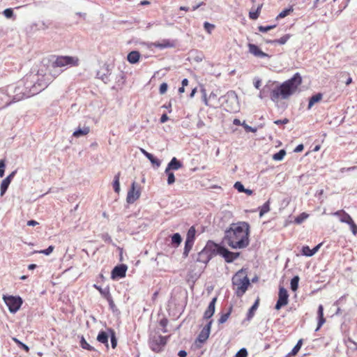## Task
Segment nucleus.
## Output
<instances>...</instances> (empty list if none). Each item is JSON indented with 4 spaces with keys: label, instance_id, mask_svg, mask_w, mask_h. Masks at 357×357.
Instances as JSON below:
<instances>
[{
    "label": "nucleus",
    "instance_id": "3c124183",
    "mask_svg": "<svg viewBox=\"0 0 357 357\" xmlns=\"http://www.w3.org/2000/svg\"><path fill=\"white\" fill-rule=\"evenodd\" d=\"M275 27V25L259 26L258 29L260 32L265 33Z\"/></svg>",
    "mask_w": 357,
    "mask_h": 357
},
{
    "label": "nucleus",
    "instance_id": "c9c22d12",
    "mask_svg": "<svg viewBox=\"0 0 357 357\" xmlns=\"http://www.w3.org/2000/svg\"><path fill=\"white\" fill-rule=\"evenodd\" d=\"M299 280L300 278L298 275L294 276L291 280L290 287L293 291H296L298 289Z\"/></svg>",
    "mask_w": 357,
    "mask_h": 357
},
{
    "label": "nucleus",
    "instance_id": "dca6fc26",
    "mask_svg": "<svg viewBox=\"0 0 357 357\" xmlns=\"http://www.w3.org/2000/svg\"><path fill=\"white\" fill-rule=\"evenodd\" d=\"M167 337L165 336L159 335L154 340V344L152 345V349L155 351H160L162 347L167 344Z\"/></svg>",
    "mask_w": 357,
    "mask_h": 357
},
{
    "label": "nucleus",
    "instance_id": "0eeeda50",
    "mask_svg": "<svg viewBox=\"0 0 357 357\" xmlns=\"http://www.w3.org/2000/svg\"><path fill=\"white\" fill-rule=\"evenodd\" d=\"M220 100L226 105V109L230 112H236L239 110L238 96L235 91H228L225 96H221Z\"/></svg>",
    "mask_w": 357,
    "mask_h": 357
},
{
    "label": "nucleus",
    "instance_id": "1a4fd4ad",
    "mask_svg": "<svg viewBox=\"0 0 357 357\" xmlns=\"http://www.w3.org/2000/svg\"><path fill=\"white\" fill-rule=\"evenodd\" d=\"M217 255L222 256L226 262L231 263L237 259L240 255L239 252H233L229 251L227 248L220 245L217 244Z\"/></svg>",
    "mask_w": 357,
    "mask_h": 357
},
{
    "label": "nucleus",
    "instance_id": "69168bd1",
    "mask_svg": "<svg viewBox=\"0 0 357 357\" xmlns=\"http://www.w3.org/2000/svg\"><path fill=\"white\" fill-rule=\"evenodd\" d=\"M169 119L168 116L166 114H163L160 117V123H165Z\"/></svg>",
    "mask_w": 357,
    "mask_h": 357
},
{
    "label": "nucleus",
    "instance_id": "a878e982",
    "mask_svg": "<svg viewBox=\"0 0 357 357\" xmlns=\"http://www.w3.org/2000/svg\"><path fill=\"white\" fill-rule=\"evenodd\" d=\"M109 75V70L108 67L105 68H102L101 70H99L97 73V77L101 79L105 83H107L109 81L108 75Z\"/></svg>",
    "mask_w": 357,
    "mask_h": 357
},
{
    "label": "nucleus",
    "instance_id": "f704fd0d",
    "mask_svg": "<svg viewBox=\"0 0 357 357\" xmlns=\"http://www.w3.org/2000/svg\"><path fill=\"white\" fill-rule=\"evenodd\" d=\"M231 310H232V306H230L227 312L221 314L220 319H218L219 324H224L227 321V319H229V317L231 314Z\"/></svg>",
    "mask_w": 357,
    "mask_h": 357
},
{
    "label": "nucleus",
    "instance_id": "ddd939ff",
    "mask_svg": "<svg viewBox=\"0 0 357 357\" xmlns=\"http://www.w3.org/2000/svg\"><path fill=\"white\" fill-rule=\"evenodd\" d=\"M213 323V320H210L208 324L203 328V329L200 331L197 340L201 343H204L208 338L211 328Z\"/></svg>",
    "mask_w": 357,
    "mask_h": 357
},
{
    "label": "nucleus",
    "instance_id": "de8ad7c7",
    "mask_svg": "<svg viewBox=\"0 0 357 357\" xmlns=\"http://www.w3.org/2000/svg\"><path fill=\"white\" fill-rule=\"evenodd\" d=\"M204 28L208 33H211V31L214 29L215 25L208 22H205L204 23Z\"/></svg>",
    "mask_w": 357,
    "mask_h": 357
},
{
    "label": "nucleus",
    "instance_id": "7c9ffc66",
    "mask_svg": "<svg viewBox=\"0 0 357 357\" xmlns=\"http://www.w3.org/2000/svg\"><path fill=\"white\" fill-rule=\"evenodd\" d=\"M289 38H290V35L289 34H286V35L283 36L282 37H281L279 39H276V40H269V41H267V43H271V44L278 43V44H280V45H284V44H285L287 42V40Z\"/></svg>",
    "mask_w": 357,
    "mask_h": 357
},
{
    "label": "nucleus",
    "instance_id": "774afa93",
    "mask_svg": "<svg viewBox=\"0 0 357 357\" xmlns=\"http://www.w3.org/2000/svg\"><path fill=\"white\" fill-rule=\"evenodd\" d=\"M38 225V222L34 220H31L27 222L28 226H36Z\"/></svg>",
    "mask_w": 357,
    "mask_h": 357
},
{
    "label": "nucleus",
    "instance_id": "c756f323",
    "mask_svg": "<svg viewBox=\"0 0 357 357\" xmlns=\"http://www.w3.org/2000/svg\"><path fill=\"white\" fill-rule=\"evenodd\" d=\"M171 241L174 247H178L182 241L181 236L178 233L174 234L171 236Z\"/></svg>",
    "mask_w": 357,
    "mask_h": 357
},
{
    "label": "nucleus",
    "instance_id": "79ce46f5",
    "mask_svg": "<svg viewBox=\"0 0 357 357\" xmlns=\"http://www.w3.org/2000/svg\"><path fill=\"white\" fill-rule=\"evenodd\" d=\"M285 155H286L285 150L281 149V150H280L278 152H277L276 153H275L273 155V159L274 160L280 161V160H282L284 158Z\"/></svg>",
    "mask_w": 357,
    "mask_h": 357
},
{
    "label": "nucleus",
    "instance_id": "09e8293b",
    "mask_svg": "<svg viewBox=\"0 0 357 357\" xmlns=\"http://www.w3.org/2000/svg\"><path fill=\"white\" fill-rule=\"evenodd\" d=\"M241 126L244 128L245 130L247 132H256L257 129L256 128H252L248 124L245 123V121H243L241 124Z\"/></svg>",
    "mask_w": 357,
    "mask_h": 357
},
{
    "label": "nucleus",
    "instance_id": "9d476101",
    "mask_svg": "<svg viewBox=\"0 0 357 357\" xmlns=\"http://www.w3.org/2000/svg\"><path fill=\"white\" fill-rule=\"evenodd\" d=\"M289 294L287 289L283 287H280L278 292V299L275 304V308L280 310L288 303Z\"/></svg>",
    "mask_w": 357,
    "mask_h": 357
},
{
    "label": "nucleus",
    "instance_id": "4be33fe9",
    "mask_svg": "<svg viewBox=\"0 0 357 357\" xmlns=\"http://www.w3.org/2000/svg\"><path fill=\"white\" fill-rule=\"evenodd\" d=\"M318 315V324L315 331H318L322 325L326 322V319L324 317V307L322 305H319L317 310Z\"/></svg>",
    "mask_w": 357,
    "mask_h": 357
},
{
    "label": "nucleus",
    "instance_id": "72a5a7b5",
    "mask_svg": "<svg viewBox=\"0 0 357 357\" xmlns=\"http://www.w3.org/2000/svg\"><path fill=\"white\" fill-rule=\"evenodd\" d=\"M119 178H120V172H119L118 174H116L114 176V181L112 183L114 190L116 193H119L120 192Z\"/></svg>",
    "mask_w": 357,
    "mask_h": 357
},
{
    "label": "nucleus",
    "instance_id": "412c9836",
    "mask_svg": "<svg viewBox=\"0 0 357 357\" xmlns=\"http://www.w3.org/2000/svg\"><path fill=\"white\" fill-rule=\"evenodd\" d=\"M109 337V333L104 331H100L97 336V340L105 345L107 348L109 347L108 339Z\"/></svg>",
    "mask_w": 357,
    "mask_h": 357
},
{
    "label": "nucleus",
    "instance_id": "8fccbe9b",
    "mask_svg": "<svg viewBox=\"0 0 357 357\" xmlns=\"http://www.w3.org/2000/svg\"><path fill=\"white\" fill-rule=\"evenodd\" d=\"M234 187L236 190H237L239 192H243V191H245V188H244L243 185L240 181H236Z\"/></svg>",
    "mask_w": 357,
    "mask_h": 357
},
{
    "label": "nucleus",
    "instance_id": "338daca9",
    "mask_svg": "<svg viewBox=\"0 0 357 357\" xmlns=\"http://www.w3.org/2000/svg\"><path fill=\"white\" fill-rule=\"evenodd\" d=\"M16 174V171H13V172H11L7 177H6L5 178L6 179H8V181L10 183H11V181L12 179L13 178V177L15 176Z\"/></svg>",
    "mask_w": 357,
    "mask_h": 357
},
{
    "label": "nucleus",
    "instance_id": "a19ab883",
    "mask_svg": "<svg viewBox=\"0 0 357 357\" xmlns=\"http://www.w3.org/2000/svg\"><path fill=\"white\" fill-rule=\"evenodd\" d=\"M270 211V202L267 201L261 207L259 211V216L262 217L265 213Z\"/></svg>",
    "mask_w": 357,
    "mask_h": 357
},
{
    "label": "nucleus",
    "instance_id": "39448f33",
    "mask_svg": "<svg viewBox=\"0 0 357 357\" xmlns=\"http://www.w3.org/2000/svg\"><path fill=\"white\" fill-rule=\"evenodd\" d=\"M79 59L77 57L69 56H58L54 61H53L50 66V74L55 77L57 76L61 70H57L58 68L64 67L66 66H78Z\"/></svg>",
    "mask_w": 357,
    "mask_h": 357
},
{
    "label": "nucleus",
    "instance_id": "6ab92c4d",
    "mask_svg": "<svg viewBox=\"0 0 357 357\" xmlns=\"http://www.w3.org/2000/svg\"><path fill=\"white\" fill-rule=\"evenodd\" d=\"M10 104L11 101L8 92L5 93L3 90L0 89V109L6 107Z\"/></svg>",
    "mask_w": 357,
    "mask_h": 357
},
{
    "label": "nucleus",
    "instance_id": "f257e3e1",
    "mask_svg": "<svg viewBox=\"0 0 357 357\" xmlns=\"http://www.w3.org/2000/svg\"><path fill=\"white\" fill-rule=\"evenodd\" d=\"M31 75L24 77L18 82L16 86L10 85L7 87L6 91L11 102H18L24 98L31 97L38 93L47 86L48 83H35Z\"/></svg>",
    "mask_w": 357,
    "mask_h": 357
},
{
    "label": "nucleus",
    "instance_id": "5fc2aeb1",
    "mask_svg": "<svg viewBox=\"0 0 357 357\" xmlns=\"http://www.w3.org/2000/svg\"><path fill=\"white\" fill-rule=\"evenodd\" d=\"M3 15L6 18H10L13 16V10L12 8H6L3 12Z\"/></svg>",
    "mask_w": 357,
    "mask_h": 357
},
{
    "label": "nucleus",
    "instance_id": "c03bdc74",
    "mask_svg": "<svg viewBox=\"0 0 357 357\" xmlns=\"http://www.w3.org/2000/svg\"><path fill=\"white\" fill-rule=\"evenodd\" d=\"M193 244H194V242L190 241L189 240L188 241H185V247H184V251H183V255L185 256H188L189 252L190 251V250L192 248Z\"/></svg>",
    "mask_w": 357,
    "mask_h": 357
},
{
    "label": "nucleus",
    "instance_id": "e2e57ef3",
    "mask_svg": "<svg viewBox=\"0 0 357 357\" xmlns=\"http://www.w3.org/2000/svg\"><path fill=\"white\" fill-rule=\"evenodd\" d=\"M102 239L105 242H108V243H111L112 242V238H111L110 236L108 234H103L102 235Z\"/></svg>",
    "mask_w": 357,
    "mask_h": 357
},
{
    "label": "nucleus",
    "instance_id": "ea45409f",
    "mask_svg": "<svg viewBox=\"0 0 357 357\" xmlns=\"http://www.w3.org/2000/svg\"><path fill=\"white\" fill-rule=\"evenodd\" d=\"M165 174L167 176V184L172 185L175 182V176L172 170L165 169Z\"/></svg>",
    "mask_w": 357,
    "mask_h": 357
},
{
    "label": "nucleus",
    "instance_id": "20e7f679",
    "mask_svg": "<svg viewBox=\"0 0 357 357\" xmlns=\"http://www.w3.org/2000/svg\"><path fill=\"white\" fill-rule=\"evenodd\" d=\"M231 282L233 289L238 297H241L250 284L246 271L243 268H241L233 275Z\"/></svg>",
    "mask_w": 357,
    "mask_h": 357
},
{
    "label": "nucleus",
    "instance_id": "4c0bfd02",
    "mask_svg": "<svg viewBox=\"0 0 357 357\" xmlns=\"http://www.w3.org/2000/svg\"><path fill=\"white\" fill-rule=\"evenodd\" d=\"M80 346L82 349L88 351H96L95 348L91 346L84 339L83 336L80 339Z\"/></svg>",
    "mask_w": 357,
    "mask_h": 357
},
{
    "label": "nucleus",
    "instance_id": "603ef678",
    "mask_svg": "<svg viewBox=\"0 0 357 357\" xmlns=\"http://www.w3.org/2000/svg\"><path fill=\"white\" fill-rule=\"evenodd\" d=\"M248 351L245 348L241 349L235 355V357H247Z\"/></svg>",
    "mask_w": 357,
    "mask_h": 357
},
{
    "label": "nucleus",
    "instance_id": "bb28decb",
    "mask_svg": "<svg viewBox=\"0 0 357 357\" xmlns=\"http://www.w3.org/2000/svg\"><path fill=\"white\" fill-rule=\"evenodd\" d=\"M90 131V128L88 126H84L83 128H79L76 130L74 131L73 135L75 137H80L82 136H84L87 135Z\"/></svg>",
    "mask_w": 357,
    "mask_h": 357
},
{
    "label": "nucleus",
    "instance_id": "e433bc0d",
    "mask_svg": "<svg viewBox=\"0 0 357 357\" xmlns=\"http://www.w3.org/2000/svg\"><path fill=\"white\" fill-rule=\"evenodd\" d=\"M302 344H303V340H299L298 341V342L296 343V344L292 349L290 353H289L287 356L289 357V356L296 355L298 354V352L299 351V350L301 349Z\"/></svg>",
    "mask_w": 357,
    "mask_h": 357
},
{
    "label": "nucleus",
    "instance_id": "393cba45",
    "mask_svg": "<svg viewBox=\"0 0 357 357\" xmlns=\"http://www.w3.org/2000/svg\"><path fill=\"white\" fill-rule=\"evenodd\" d=\"M259 299L257 298L255 301V302L254 303V304L250 307V308L249 309V310L248 312L247 318H246V319L248 321H250L252 319L256 310H257V308L259 307Z\"/></svg>",
    "mask_w": 357,
    "mask_h": 357
},
{
    "label": "nucleus",
    "instance_id": "aec40b11",
    "mask_svg": "<svg viewBox=\"0 0 357 357\" xmlns=\"http://www.w3.org/2000/svg\"><path fill=\"white\" fill-rule=\"evenodd\" d=\"M141 152L144 154V156H146L149 161L151 162V164L153 166H155L157 168L159 167L161 165V162L160 160L154 157V155L149 152H147L144 149H140Z\"/></svg>",
    "mask_w": 357,
    "mask_h": 357
},
{
    "label": "nucleus",
    "instance_id": "6e6552de",
    "mask_svg": "<svg viewBox=\"0 0 357 357\" xmlns=\"http://www.w3.org/2000/svg\"><path fill=\"white\" fill-rule=\"evenodd\" d=\"M3 300L11 313H15L22 305V299L20 296H3Z\"/></svg>",
    "mask_w": 357,
    "mask_h": 357
},
{
    "label": "nucleus",
    "instance_id": "37998d69",
    "mask_svg": "<svg viewBox=\"0 0 357 357\" xmlns=\"http://www.w3.org/2000/svg\"><path fill=\"white\" fill-rule=\"evenodd\" d=\"M293 10L294 9L291 6L284 9L282 12L279 13V15L277 17V19L285 17L286 16L289 15L291 13H292Z\"/></svg>",
    "mask_w": 357,
    "mask_h": 357
},
{
    "label": "nucleus",
    "instance_id": "4468645a",
    "mask_svg": "<svg viewBox=\"0 0 357 357\" xmlns=\"http://www.w3.org/2000/svg\"><path fill=\"white\" fill-rule=\"evenodd\" d=\"M249 52L253 54L254 56L259 58L264 57H269V55L264 52H262L259 47L255 44L249 43L248 44Z\"/></svg>",
    "mask_w": 357,
    "mask_h": 357
},
{
    "label": "nucleus",
    "instance_id": "052dcab7",
    "mask_svg": "<svg viewBox=\"0 0 357 357\" xmlns=\"http://www.w3.org/2000/svg\"><path fill=\"white\" fill-rule=\"evenodd\" d=\"M289 122V120L287 118H284L283 119L276 120L274 121V123L276 125H284Z\"/></svg>",
    "mask_w": 357,
    "mask_h": 357
},
{
    "label": "nucleus",
    "instance_id": "2eb2a0df",
    "mask_svg": "<svg viewBox=\"0 0 357 357\" xmlns=\"http://www.w3.org/2000/svg\"><path fill=\"white\" fill-rule=\"evenodd\" d=\"M217 301V298L214 297L212 298L211 302L208 304V306L204 314V319H210L215 313V303Z\"/></svg>",
    "mask_w": 357,
    "mask_h": 357
},
{
    "label": "nucleus",
    "instance_id": "13d9d810",
    "mask_svg": "<svg viewBox=\"0 0 357 357\" xmlns=\"http://www.w3.org/2000/svg\"><path fill=\"white\" fill-rule=\"evenodd\" d=\"M350 226V229L351 232L354 235L357 234V225L355 224L354 220H352L349 224H348Z\"/></svg>",
    "mask_w": 357,
    "mask_h": 357
},
{
    "label": "nucleus",
    "instance_id": "5701e85b",
    "mask_svg": "<svg viewBox=\"0 0 357 357\" xmlns=\"http://www.w3.org/2000/svg\"><path fill=\"white\" fill-rule=\"evenodd\" d=\"M182 162L180 160H178L176 158L174 157L168 163L166 169L169 170H178V169L182 167Z\"/></svg>",
    "mask_w": 357,
    "mask_h": 357
},
{
    "label": "nucleus",
    "instance_id": "473e14b6",
    "mask_svg": "<svg viewBox=\"0 0 357 357\" xmlns=\"http://www.w3.org/2000/svg\"><path fill=\"white\" fill-rule=\"evenodd\" d=\"M195 234H196V229L194 226H192L191 227H190V229H188V231L187 232L185 241L189 240L190 241L194 242L195 239Z\"/></svg>",
    "mask_w": 357,
    "mask_h": 357
},
{
    "label": "nucleus",
    "instance_id": "9b49d317",
    "mask_svg": "<svg viewBox=\"0 0 357 357\" xmlns=\"http://www.w3.org/2000/svg\"><path fill=\"white\" fill-rule=\"evenodd\" d=\"M127 269L128 266L124 264L116 266L111 273L112 279L116 280L124 278L126 276Z\"/></svg>",
    "mask_w": 357,
    "mask_h": 357
},
{
    "label": "nucleus",
    "instance_id": "423d86ee",
    "mask_svg": "<svg viewBox=\"0 0 357 357\" xmlns=\"http://www.w3.org/2000/svg\"><path fill=\"white\" fill-rule=\"evenodd\" d=\"M217 243L213 241H208L204 248L199 252L197 259V261L207 264L213 256L216 255Z\"/></svg>",
    "mask_w": 357,
    "mask_h": 357
},
{
    "label": "nucleus",
    "instance_id": "4d7b16f0",
    "mask_svg": "<svg viewBox=\"0 0 357 357\" xmlns=\"http://www.w3.org/2000/svg\"><path fill=\"white\" fill-rule=\"evenodd\" d=\"M54 247L53 245H50L47 249L40 250L39 252L43 253L45 255H49L54 250Z\"/></svg>",
    "mask_w": 357,
    "mask_h": 357
},
{
    "label": "nucleus",
    "instance_id": "b1692460",
    "mask_svg": "<svg viewBox=\"0 0 357 357\" xmlns=\"http://www.w3.org/2000/svg\"><path fill=\"white\" fill-rule=\"evenodd\" d=\"M139 58L140 53L138 51H132L127 56L128 61L132 64L137 63Z\"/></svg>",
    "mask_w": 357,
    "mask_h": 357
},
{
    "label": "nucleus",
    "instance_id": "bf43d9fd",
    "mask_svg": "<svg viewBox=\"0 0 357 357\" xmlns=\"http://www.w3.org/2000/svg\"><path fill=\"white\" fill-rule=\"evenodd\" d=\"M270 91V88L268 84H266L262 89V91L259 93V98H263L264 96H266V93Z\"/></svg>",
    "mask_w": 357,
    "mask_h": 357
},
{
    "label": "nucleus",
    "instance_id": "6e6d98bb",
    "mask_svg": "<svg viewBox=\"0 0 357 357\" xmlns=\"http://www.w3.org/2000/svg\"><path fill=\"white\" fill-rule=\"evenodd\" d=\"M168 89V85L167 83L163 82L160 84L159 91L160 94H164L167 92Z\"/></svg>",
    "mask_w": 357,
    "mask_h": 357
},
{
    "label": "nucleus",
    "instance_id": "a211bd4d",
    "mask_svg": "<svg viewBox=\"0 0 357 357\" xmlns=\"http://www.w3.org/2000/svg\"><path fill=\"white\" fill-rule=\"evenodd\" d=\"M153 45L155 47L162 50V49H165V48L174 47V41H172L169 39H164L161 41H157V42L153 43Z\"/></svg>",
    "mask_w": 357,
    "mask_h": 357
},
{
    "label": "nucleus",
    "instance_id": "c85d7f7f",
    "mask_svg": "<svg viewBox=\"0 0 357 357\" xmlns=\"http://www.w3.org/2000/svg\"><path fill=\"white\" fill-rule=\"evenodd\" d=\"M321 98L322 94L321 93H318L312 96L309 100L308 108H311L314 104L319 102L321 100Z\"/></svg>",
    "mask_w": 357,
    "mask_h": 357
},
{
    "label": "nucleus",
    "instance_id": "2f4dec72",
    "mask_svg": "<svg viewBox=\"0 0 357 357\" xmlns=\"http://www.w3.org/2000/svg\"><path fill=\"white\" fill-rule=\"evenodd\" d=\"M263 6V3L259 4L255 10H251L249 13V17L252 20H257L260 14L261 9Z\"/></svg>",
    "mask_w": 357,
    "mask_h": 357
},
{
    "label": "nucleus",
    "instance_id": "0e129e2a",
    "mask_svg": "<svg viewBox=\"0 0 357 357\" xmlns=\"http://www.w3.org/2000/svg\"><path fill=\"white\" fill-rule=\"evenodd\" d=\"M304 149L303 144H298L294 149V152L299 153L301 152Z\"/></svg>",
    "mask_w": 357,
    "mask_h": 357
},
{
    "label": "nucleus",
    "instance_id": "680f3d73",
    "mask_svg": "<svg viewBox=\"0 0 357 357\" xmlns=\"http://www.w3.org/2000/svg\"><path fill=\"white\" fill-rule=\"evenodd\" d=\"M14 340H15L16 342H17L18 344H20L21 345L22 348L23 349H24L25 351H28L29 350V347H28L27 345H26L25 344H24V343H22V342H20V341H19V340H17L16 338H14Z\"/></svg>",
    "mask_w": 357,
    "mask_h": 357
},
{
    "label": "nucleus",
    "instance_id": "f3484780",
    "mask_svg": "<svg viewBox=\"0 0 357 357\" xmlns=\"http://www.w3.org/2000/svg\"><path fill=\"white\" fill-rule=\"evenodd\" d=\"M333 215L335 216H339L340 222L347 224H349L353 220L350 215L346 213L344 210L337 211L333 213Z\"/></svg>",
    "mask_w": 357,
    "mask_h": 357
},
{
    "label": "nucleus",
    "instance_id": "864d4df0",
    "mask_svg": "<svg viewBox=\"0 0 357 357\" xmlns=\"http://www.w3.org/2000/svg\"><path fill=\"white\" fill-rule=\"evenodd\" d=\"M5 168H6L5 160H0V178H2L4 176Z\"/></svg>",
    "mask_w": 357,
    "mask_h": 357
},
{
    "label": "nucleus",
    "instance_id": "cd10ccee",
    "mask_svg": "<svg viewBox=\"0 0 357 357\" xmlns=\"http://www.w3.org/2000/svg\"><path fill=\"white\" fill-rule=\"evenodd\" d=\"M107 331L109 333L110 342L112 349H115L117 346V338L115 331L112 328H108Z\"/></svg>",
    "mask_w": 357,
    "mask_h": 357
},
{
    "label": "nucleus",
    "instance_id": "7ed1b4c3",
    "mask_svg": "<svg viewBox=\"0 0 357 357\" xmlns=\"http://www.w3.org/2000/svg\"><path fill=\"white\" fill-rule=\"evenodd\" d=\"M301 82V76L298 73H296L291 79L287 80L279 86H276L271 91L270 96L271 100L273 102H278L280 98L282 99L288 98L296 91Z\"/></svg>",
    "mask_w": 357,
    "mask_h": 357
},
{
    "label": "nucleus",
    "instance_id": "f8f14e48",
    "mask_svg": "<svg viewBox=\"0 0 357 357\" xmlns=\"http://www.w3.org/2000/svg\"><path fill=\"white\" fill-rule=\"evenodd\" d=\"M140 196L139 189H136V183L133 182L131 188L128 192L126 201L129 204L134 203Z\"/></svg>",
    "mask_w": 357,
    "mask_h": 357
},
{
    "label": "nucleus",
    "instance_id": "58836bf2",
    "mask_svg": "<svg viewBox=\"0 0 357 357\" xmlns=\"http://www.w3.org/2000/svg\"><path fill=\"white\" fill-rule=\"evenodd\" d=\"M10 184V183L8 181V179L4 178L1 181V187H0V189H1L0 195H1V196H3L6 193V192L7 191Z\"/></svg>",
    "mask_w": 357,
    "mask_h": 357
},
{
    "label": "nucleus",
    "instance_id": "a18cd8bd",
    "mask_svg": "<svg viewBox=\"0 0 357 357\" xmlns=\"http://www.w3.org/2000/svg\"><path fill=\"white\" fill-rule=\"evenodd\" d=\"M308 217V215L305 213H303L300 214L298 216H297L294 222L296 224H301Z\"/></svg>",
    "mask_w": 357,
    "mask_h": 357
},
{
    "label": "nucleus",
    "instance_id": "49530a36",
    "mask_svg": "<svg viewBox=\"0 0 357 357\" xmlns=\"http://www.w3.org/2000/svg\"><path fill=\"white\" fill-rule=\"evenodd\" d=\"M302 254L307 257H312L313 255L312 250L307 245L302 248Z\"/></svg>",
    "mask_w": 357,
    "mask_h": 357
},
{
    "label": "nucleus",
    "instance_id": "f03ea898",
    "mask_svg": "<svg viewBox=\"0 0 357 357\" xmlns=\"http://www.w3.org/2000/svg\"><path fill=\"white\" fill-rule=\"evenodd\" d=\"M250 225L245 222L233 223L225 231L223 242L233 249H242L249 245Z\"/></svg>",
    "mask_w": 357,
    "mask_h": 357
}]
</instances>
